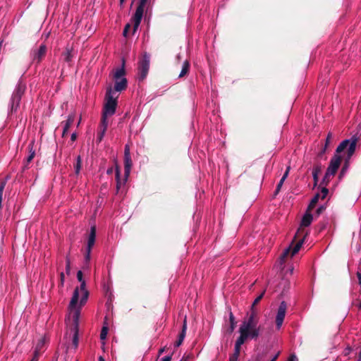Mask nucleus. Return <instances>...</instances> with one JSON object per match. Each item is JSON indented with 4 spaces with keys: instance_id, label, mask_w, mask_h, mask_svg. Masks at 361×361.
Wrapping results in <instances>:
<instances>
[{
    "instance_id": "dca6fc26",
    "label": "nucleus",
    "mask_w": 361,
    "mask_h": 361,
    "mask_svg": "<svg viewBox=\"0 0 361 361\" xmlns=\"http://www.w3.org/2000/svg\"><path fill=\"white\" fill-rule=\"evenodd\" d=\"M74 121H75V115L70 114V115H68L67 120L62 123V124H63V133H62L63 137H64L68 133V129L73 125Z\"/></svg>"
},
{
    "instance_id": "393cba45",
    "label": "nucleus",
    "mask_w": 361,
    "mask_h": 361,
    "mask_svg": "<svg viewBox=\"0 0 361 361\" xmlns=\"http://www.w3.org/2000/svg\"><path fill=\"white\" fill-rule=\"evenodd\" d=\"M312 219V215L310 212H307L302 219L301 226H309L311 224Z\"/></svg>"
},
{
    "instance_id": "1a4fd4ad",
    "label": "nucleus",
    "mask_w": 361,
    "mask_h": 361,
    "mask_svg": "<svg viewBox=\"0 0 361 361\" xmlns=\"http://www.w3.org/2000/svg\"><path fill=\"white\" fill-rule=\"evenodd\" d=\"M149 55L145 53L139 64L138 71L140 80H143L147 77L149 69Z\"/></svg>"
},
{
    "instance_id": "de8ad7c7",
    "label": "nucleus",
    "mask_w": 361,
    "mask_h": 361,
    "mask_svg": "<svg viewBox=\"0 0 361 361\" xmlns=\"http://www.w3.org/2000/svg\"><path fill=\"white\" fill-rule=\"evenodd\" d=\"M287 361H298V359L295 355H291L287 360Z\"/></svg>"
},
{
    "instance_id": "473e14b6",
    "label": "nucleus",
    "mask_w": 361,
    "mask_h": 361,
    "mask_svg": "<svg viewBox=\"0 0 361 361\" xmlns=\"http://www.w3.org/2000/svg\"><path fill=\"white\" fill-rule=\"evenodd\" d=\"M44 345V339H40L38 341L37 344L36 345L35 351H37V353H39V354H40L41 353V350L43 348Z\"/></svg>"
},
{
    "instance_id": "aec40b11",
    "label": "nucleus",
    "mask_w": 361,
    "mask_h": 361,
    "mask_svg": "<svg viewBox=\"0 0 361 361\" xmlns=\"http://www.w3.org/2000/svg\"><path fill=\"white\" fill-rule=\"evenodd\" d=\"M116 192L118 193L121 190V187L126 184L127 179L126 176L123 180L120 178V170L118 166L116 167Z\"/></svg>"
},
{
    "instance_id": "412c9836",
    "label": "nucleus",
    "mask_w": 361,
    "mask_h": 361,
    "mask_svg": "<svg viewBox=\"0 0 361 361\" xmlns=\"http://www.w3.org/2000/svg\"><path fill=\"white\" fill-rule=\"evenodd\" d=\"M244 320L252 321L259 322V316L257 310L255 307H251L250 313Z\"/></svg>"
},
{
    "instance_id": "79ce46f5",
    "label": "nucleus",
    "mask_w": 361,
    "mask_h": 361,
    "mask_svg": "<svg viewBox=\"0 0 361 361\" xmlns=\"http://www.w3.org/2000/svg\"><path fill=\"white\" fill-rule=\"evenodd\" d=\"M77 279L79 282L85 281L82 278V271H78L77 273Z\"/></svg>"
},
{
    "instance_id": "0eeeda50",
    "label": "nucleus",
    "mask_w": 361,
    "mask_h": 361,
    "mask_svg": "<svg viewBox=\"0 0 361 361\" xmlns=\"http://www.w3.org/2000/svg\"><path fill=\"white\" fill-rule=\"evenodd\" d=\"M341 162V157L340 155H338L337 154H334V156L331 158L329 165L327 168V170L326 171L324 181L329 182V178L331 176H334L338 169L339 168Z\"/></svg>"
},
{
    "instance_id": "5701e85b",
    "label": "nucleus",
    "mask_w": 361,
    "mask_h": 361,
    "mask_svg": "<svg viewBox=\"0 0 361 361\" xmlns=\"http://www.w3.org/2000/svg\"><path fill=\"white\" fill-rule=\"evenodd\" d=\"M108 127L107 118H102L97 133L104 136Z\"/></svg>"
},
{
    "instance_id": "c9c22d12",
    "label": "nucleus",
    "mask_w": 361,
    "mask_h": 361,
    "mask_svg": "<svg viewBox=\"0 0 361 361\" xmlns=\"http://www.w3.org/2000/svg\"><path fill=\"white\" fill-rule=\"evenodd\" d=\"M264 294V291H263L252 302V306L253 307H255V305L259 302V301L262 300Z\"/></svg>"
},
{
    "instance_id": "9b49d317",
    "label": "nucleus",
    "mask_w": 361,
    "mask_h": 361,
    "mask_svg": "<svg viewBox=\"0 0 361 361\" xmlns=\"http://www.w3.org/2000/svg\"><path fill=\"white\" fill-rule=\"evenodd\" d=\"M145 5L146 4H142V3L139 2V5L137 7L135 13L132 18V22L133 23V32H135L139 27L143 16L144 8Z\"/></svg>"
},
{
    "instance_id": "69168bd1",
    "label": "nucleus",
    "mask_w": 361,
    "mask_h": 361,
    "mask_svg": "<svg viewBox=\"0 0 361 361\" xmlns=\"http://www.w3.org/2000/svg\"><path fill=\"white\" fill-rule=\"evenodd\" d=\"M164 351V348H161L159 350V353H162Z\"/></svg>"
},
{
    "instance_id": "09e8293b",
    "label": "nucleus",
    "mask_w": 361,
    "mask_h": 361,
    "mask_svg": "<svg viewBox=\"0 0 361 361\" xmlns=\"http://www.w3.org/2000/svg\"><path fill=\"white\" fill-rule=\"evenodd\" d=\"M103 137H104V135H100V134H99V133H97V142L98 143L101 142V141L102 140Z\"/></svg>"
},
{
    "instance_id": "a878e982",
    "label": "nucleus",
    "mask_w": 361,
    "mask_h": 361,
    "mask_svg": "<svg viewBox=\"0 0 361 361\" xmlns=\"http://www.w3.org/2000/svg\"><path fill=\"white\" fill-rule=\"evenodd\" d=\"M290 169V166L287 167V169H286L283 176H282V178H281L279 183H278V185L276 186V192H275L276 194H277L280 191V190H281V187H282V185L283 184V182L287 178V177L288 176V173H289Z\"/></svg>"
},
{
    "instance_id": "c756f323",
    "label": "nucleus",
    "mask_w": 361,
    "mask_h": 361,
    "mask_svg": "<svg viewBox=\"0 0 361 361\" xmlns=\"http://www.w3.org/2000/svg\"><path fill=\"white\" fill-rule=\"evenodd\" d=\"M229 322H230V332H233L235 328V324H236V322L235 321V317L233 315V314L230 312V314H229Z\"/></svg>"
},
{
    "instance_id": "f8f14e48",
    "label": "nucleus",
    "mask_w": 361,
    "mask_h": 361,
    "mask_svg": "<svg viewBox=\"0 0 361 361\" xmlns=\"http://www.w3.org/2000/svg\"><path fill=\"white\" fill-rule=\"evenodd\" d=\"M286 310H287V304L285 301H282L280 303V305L279 307L277 314L276 316V327L278 329H280L283 324V320H284V318L286 316Z\"/></svg>"
},
{
    "instance_id": "6e6d98bb",
    "label": "nucleus",
    "mask_w": 361,
    "mask_h": 361,
    "mask_svg": "<svg viewBox=\"0 0 361 361\" xmlns=\"http://www.w3.org/2000/svg\"><path fill=\"white\" fill-rule=\"evenodd\" d=\"M188 359V356H183L180 361H187Z\"/></svg>"
},
{
    "instance_id": "0e129e2a",
    "label": "nucleus",
    "mask_w": 361,
    "mask_h": 361,
    "mask_svg": "<svg viewBox=\"0 0 361 361\" xmlns=\"http://www.w3.org/2000/svg\"><path fill=\"white\" fill-rule=\"evenodd\" d=\"M358 361H361V351L359 353V359Z\"/></svg>"
},
{
    "instance_id": "ea45409f",
    "label": "nucleus",
    "mask_w": 361,
    "mask_h": 361,
    "mask_svg": "<svg viewBox=\"0 0 361 361\" xmlns=\"http://www.w3.org/2000/svg\"><path fill=\"white\" fill-rule=\"evenodd\" d=\"M130 28V25L129 23L126 24L123 29V35L124 37H127Z\"/></svg>"
},
{
    "instance_id": "338daca9",
    "label": "nucleus",
    "mask_w": 361,
    "mask_h": 361,
    "mask_svg": "<svg viewBox=\"0 0 361 361\" xmlns=\"http://www.w3.org/2000/svg\"><path fill=\"white\" fill-rule=\"evenodd\" d=\"M125 0H120L121 1V4H123Z\"/></svg>"
},
{
    "instance_id": "3c124183",
    "label": "nucleus",
    "mask_w": 361,
    "mask_h": 361,
    "mask_svg": "<svg viewBox=\"0 0 361 361\" xmlns=\"http://www.w3.org/2000/svg\"><path fill=\"white\" fill-rule=\"evenodd\" d=\"M171 356H165L161 358V361H171Z\"/></svg>"
},
{
    "instance_id": "052dcab7",
    "label": "nucleus",
    "mask_w": 361,
    "mask_h": 361,
    "mask_svg": "<svg viewBox=\"0 0 361 361\" xmlns=\"http://www.w3.org/2000/svg\"><path fill=\"white\" fill-rule=\"evenodd\" d=\"M99 361H105V360L103 358V357L100 356L99 357Z\"/></svg>"
},
{
    "instance_id": "2f4dec72",
    "label": "nucleus",
    "mask_w": 361,
    "mask_h": 361,
    "mask_svg": "<svg viewBox=\"0 0 361 361\" xmlns=\"http://www.w3.org/2000/svg\"><path fill=\"white\" fill-rule=\"evenodd\" d=\"M320 171H321V168L319 166H316L313 169L312 176H313V178H314L315 183L318 181V175H319Z\"/></svg>"
},
{
    "instance_id": "f03ea898",
    "label": "nucleus",
    "mask_w": 361,
    "mask_h": 361,
    "mask_svg": "<svg viewBox=\"0 0 361 361\" xmlns=\"http://www.w3.org/2000/svg\"><path fill=\"white\" fill-rule=\"evenodd\" d=\"M259 322L244 320L240 326V336L245 339L256 340L260 335L261 326L258 325Z\"/></svg>"
},
{
    "instance_id": "a19ab883",
    "label": "nucleus",
    "mask_w": 361,
    "mask_h": 361,
    "mask_svg": "<svg viewBox=\"0 0 361 361\" xmlns=\"http://www.w3.org/2000/svg\"><path fill=\"white\" fill-rule=\"evenodd\" d=\"M239 355L238 354L233 353L229 357V361H238Z\"/></svg>"
},
{
    "instance_id": "b1692460",
    "label": "nucleus",
    "mask_w": 361,
    "mask_h": 361,
    "mask_svg": "<svg viewBox=\"0 0 361 361\" xmlns=\"http://www.w3.org/2000/svg\"><path fill=\"white\" fill-rule=\"evenodd\" d=\"M190 64L189 61L185 60L183 65H182V69L181 71L178 75L179 78L185 77L186 75H188L189 70H190Z\"/></svg>"
},
{
    "instance_id": "f257e3e1",
    "label": "nucleus",
    "mask_w": 361,
    "mask_h": 361,
    "mask_svg": "<svg viewBox=\"0 0 361 361\" xmlns=\"http://www.w3.org/2000/svg\"><path fill=\"white\" fill-rule=\"evenodd\" d=\"M80 283V285L75 288L69 304L71 312L75 309L80 310V307L86 303L89 297V291L86 288L85 281Z\"/></svg>"
},
{
    "instance_id": "7ed1b4c3",
    "label": "nucleus",
    "mask_w": 361,
    "mask_h": 361,
    "mask_svg": "<svg viewBox=\"0 0 361 361\" xmlns=\"http://www.w3.org/2000/svg\"><path fill=\"white\" fill-rule=\"evenodd\" d=\"M116 92L113 90L111 87H109L106 90L105 96V104L103 108L102 118H107L108 116L114 115L116 112L117 106V95H115Z\"/></svg>"
},
{
    "instance_id": "2eb2a0df",
    "label": "nucleus",
    "mask_w": 361,
    "mask_h": 361,
    "mask_svg": "<svg viewBox=\"0 0 361 361\" xmlns=\"http://www.w3.org/2000/svg\"><path fill=\"white\" fill-rule=\"evenodd\" d=\"M74 52L72 47L67 46L65 49V51L62 53V57L64 61L70 63L72 61L73 58L74 57Z\"/></svg>"
},
{
    "instance_id": "680f3d73",
    "label": "nucleus",
    "mask_w": 361,
    "mask_h": 361,
    "mask_svg": "<svg viewBox=\"0 0 361 361\" xmlns=\"http://www.w3.org/2000/svg\"><path fill=\"white\" fill-rule=\"evenodd\" d=\"M358 361H361V351L359 353V359Z\"/></svg>"
},
{
    "instance_id": "9d476101",
    "label": "nucleus",
    "mask_w": 361,
    "mask_h": 361,
    "mask_svg": "<svg viewBox=\"0 0 361 361\" xmlns=\"http://www.w3.org/2000/svg\"><path fill=\"white\" fill-rule=\"evenodd\" d=\"M305 236L299 240L295 245L292 243L288 248H286L281 256V261H284L285 258L290 254V256H294L300 250L304 243Z\"/></svg>"
},
{
    "instance_id": "4be33fe9",
    "label": "nucleus",
    "mask_w": 361,
    "mask_h": 361,
    "mask_svg": "<svg viewBox=\"0 0 361 361\" xmlns=\"http://www.w3.org/2000/svg\"><path fill=\"white\" fill-rule=\"evenodd\" d=\"M247 341V339H245V338H243V336H240L235 343V346H234V352L233 353H235V354H238L240 355V349H241V345Z\"/></svg>"
},
{
    "instance_id": "c03bdc74",
    "label": "nucleus",
    "mask_w": 361,
    "mask_h": 361,
    "mask_svg": "<svg viewBox=\"0 0 361 361\" xmlns=\"http://www.w3.org/2000/svg\"><path fill=\"white\" fill-rule=\"evenodd\" d=\"M124 156H130V147L128 145H126L125 146V149H124Z\"/></svg>"
},
{
    "instance_id": "774afa93",
    "label": "nucleus",
    "mask_w": 361,
    "mask_h": 361,
    "mask_svg": "<svg viewBox=\"0 0 361 361\" xmlns=\"http://www.w3.org/2000/svg\"><path fill=\"white\" fill-rule=\"evenodd\" d=\"M359 308L361 309V302L359 304Z\"/></svg>"
},
{
    "instance_id": "39448f33",
    "label": "nucleus",
    "mask_w": 361,
    "mask_h": 361,
    "mask_svg": "<svg viewBox=\"0 0 361 361\" xmlns=\"http://www.w3.org/2000/svg\"><path fill=\"white\" fill-rule=\"evenodd\" d=\"M80 315V310L79 309L74 310L72 312H70L68 317V321L72 320V324L70 326L71 333L73 334L72 345L74 349H76L78 346V326H79V318Z\"/></svg>"
},
{
    "instance_id": "423d86ee",
    "label": "nucleus",
    "mask_w": 361,
    "mask_h": 361,
    "mask_svg": "<svg viewBox=\"0 0 361 361\" xmlns=\"http://www.w3.org/2000/svg\"><path fill=\"white\" fill-rule=\"evenodd\" d=\"M26 90V84L20 79L16 85L11 97V110L16 111L20 103L21 98Z\"/></svg>"
},
{
    "instance_id": "20e7f679",
    "label": "nucleus",
    "mask_w": 361,
    "mask_h": 361,
    "mask_svg": "<svg viewBox=\"0 0 361 361\" xmlns=\"http://www.w3.org/2000/svg\"><path fill=\"white\" fill-rule=\"evenodd\" d=\"M126 61L122 59V64L120 68H116L113 73V78L115 80L114 85V92H121L126 89L128 81L125 78L126 70H125Z\"/></svg>"
},
{
    "instance_id": "72a5a7b5",
    "label": "nucleus",
    "mask_w": 361,
    "mask_h": 361,
    "mask_svg": "<svg viewBox=\"0 0 361 361\" xmlns=\"http://www.w3.org/2000/svg\"><path fill=\"white\" fill-rule=\"evenodd\" d=\"M348 163L346 161L341 169V171L339 174V177L341 178L343 176H344L345 172L348 171Z\"/></svg>"
},
{
    "instance_id": "4468645a",
    "label": "nucleus",
    "mask_w": 361,
    "mask_h": 361,
    "mask_svg": "<svg viewBox=\"0 0 361 361\" xmlns=\"http://www.w3.org/2000/svg\"><path fill=\"white\" fill-rule=\"evenodd\" d=\"M95 238H96V227L94 226L91 227L90 232V234L88 236L87 246L86 249L88 250L89 252L91 251L92 247L94 245Z\"/></svg>"
},
{
    "instance_id": "7c9ffc66",
    "label": "nucleus",
    "mask_w": 361,
    "mask_h": 361,
    "mask_svg": "<svg viewBox=\"0 0 361 361\" xmlns=\"http://www.w3.org/2000/svg\"><path fill=\"white\" fill-rule=\"evenodd\" d=\"M82 159L80 156H78L76 163L74 165L75 173L78 175L80 173L81 169Z\"/></svg>"
},
{
    "instance_id": "ddd939ff",
    "label": "nucleus",
    "mask_w": 361,
    "mask_h": 361,
    "mask_svg": "<svg viewBox=\"0 0 361 361\" xmlns=\"http://www.w3.org/2000/svg\"><path fill=\"white\" fill-rule=\"evenodd\" d=\"M47 52V47L44 44H41L37 49H34L32 51V58L34 61L39 63L44 57Z\"/></svg>"
},
{
    "instance_id": "6e6552de",
    "label": "nucleus",
    "mask_w": 361,
    "mask_h": 361,
    "mask_svg": "<svg viewBox=\"0 0 361 361\" xmlns=\"http://www.w3.org/2000/svg\"><path fill=\"white\" fill-rule=\"evenodd\" d=\"M357 145V139L355 138L352 140H345L342 141L340 145L337 147L336 153L343 152L345 148L348 147V159H350L354 154Z\"/></svg>"
},
{
    "instance_id": "4c0bfd02",
    "label": "nucleus",
    "mask_w": 361,
    "mask_h": 361,
    "mask_svg": "<svg viewBox=\"0 0 361 361\" xmlns=\"http://www.w3.org/2000/svg\"><path fill=\"white\" fill-rule=\"evenodd\" d=\"M66 271L67 274H69L70 271H71V262H70V259L68 257H66Z\"/></svg>"
},
{
    "instance_id": "f704fd0d",
    "label": "nucleus",
    "mask_w": 361,
    "mask_h": 361,
    "mask_svg": "<svg viewBox=\"0 0 361 361\" xmlns=\"http://www.w3.org/2000/svg\"><path fill=\"white\" fill-rule=\"evenodd\" d=\"M107 333H108V328L106 326H104L101 331L100 338L102 340L106 339Z\"/></svg>"
},
{
    "instance_id": "bb28decb",
    "label": "nucleus",
    "mask_w": 361,
    "mask_h": 361,
    "mask_svg": "<svg viewBox=\"0 0 361 361\" xmlns=\"http://www.w3.org/2000/svg\"><path fill=\"white\" fill-rule=\"evenodd\" d=\"M32 146H30L29 145V149H30V154L28 155V157L26 158V163L24 165L23 168V170H25L26 169H28V164L33 159L35 155V151L32 149Z\"/></svg>"
},
{
    "instance_id": "603ef678",
    "label": "nucleus",
    "mask_w": 361,
    "mask_h": 361,
    "mask_svg": "<svg viewBox=\"0 0 361 361\" xmlns=\"http://www.w3.org/2000/svg\"><path fill=\"white\" fill-rule=\"evenodd\" d=\"M279 353H276L275 355H274L269 361H276L279 357Z\"/></svg>"
},
{
    "instance_id": "a211bd4d",
    "label": "nucleus",
    "mask_w": 361,
    "mask_h": 361,
    "mask_svg": "<svg viewBox=\"0 0 361 361\" xmlns=\"http://www.w3.org/2000/svg\"><path fill=\"white\" fill-rule=\"evenodd\" d=\"M133 161L130 156H124V169L126 179L128 178L130 173Z\"/></svg>"
},
{
    "instance_id": "864d4df0",
    "label": "nucleus",
    "mask_w": 361,
    "mask_h": 361,
    "mask_svg": "<svg viewBox=\"0 0 361 361\" xmlns=\"http://www.w3.org/2000/svg\"><path fill=\"white\" fill-rule=\"evenodd\" d=\"M76 138H77V135H76V133H72V135H71V140H72L73 142H74V141L76 140Z\"/></svg>"
},
{
    "instance_id": "e433bc0d",
    "label": "nucleus",
    "mask_w": 361,
    "mask_h": 361,
    "mask_svg": "<svg viewBox=\"0 0 361 361\" xmlns=\"http://www.w3.org/2000/svg\"><path fill=\"white\" fill-rule=\"evenodd\" d=\"M267 357H268V353L264 352L257 356V361H264Z\"/></svg>"
},
{
    "instance_id": "4d7b16f0",
    "label": "nucleus",
    "mask_w": 361,
    "mask_h": 361,
    "mask_svg": "<svg viewBox=\"0 0 361 361\" xmlns=\"http://www.w3.org/2000/svg\"><path fill=\"white\" fill-rule=\"evenodd\" d=\"M112 172H113V168H110V169H107L106 173H107L108 174H111Z\"/></svg>"
},
{
    "instance_id": "49530a36",
    "label": "nucleus",
    "mask_w": 361,
    "mask_h": 361,
    "mask_svg": "<svg viewBox=\"0 0 361 361\" xmlns=\"http://www.w3.org/2000/svg\"><path fill=\"white\" fill-rule=\"evenodd\" d=\"M325 209V207L324 206H320L319 207L317 208L316 212H317V215H319L320 214H322Z\"/></svg>"
},
{
    "instance_id": "a18cd8bd",
    "label": "nucleus",
    "mask_w": 361,
    "mask_h": 361,
    "mask_svg": "<svg viewBox=\"0 0 361 361\" xmlns=\"http://www.w3.org/2000/svg\"><path fill=\"white\" fill-rule=\"evenodd\" d=\"M39 353H37V351H34V355L30 361H38Z\"/></svg>"
},
{
    "instance_id": "8fccbe9b",
    "label": "nucleus",
    "mask_w": 361,
    "mask_h": 361,
    "mask_svg": "<svg viewBox=\"0 0 361 361\" xmlns=\"http://www.w3.org/2000/svg\"><path fill=\"white\" fill-rule=\"evenodd\" d=\"M60 278H61V286H63V283H64V280H65V276L63 272L61 273Z\"/></svg>"
},
{
    "instance_id": "37998d69",
    "label": "nucleus",
    "mask_w": 361,
    "mask_h": 361,
    "mask_svg": "<svg viewBox=\"0 0 361 361\" xmlns=\"http://www.w3.org/2000/svg\"><path fill=\"white\" fill-rule=\"evenodd\" d=\"M90 253H91V251H88V250L86 249V253H85V260L87 263L89 262V261L90 260Z\"/></svg>"
},
{
    "instance_id": "13d9d810",
    "label": "nucleus",
    "mask_w": 361,
    "mask_h": 361,
    "mask_svg": "<svg viewBox=\"0 0 361 361\" xmlns=\"http://www.w3.org/2000/svg\"><path fill=\"white\" fill-rule=\"evenodd\" d=\"M357 277H358V279H359V283H360V285H361V274L358 273L357 274Z\"/></svg>"
},
{
    "instance_id": "bf43d9fd",
    "label": "nucleus",
    "mask_w": 361,
    "mask_h": 361,
    "mask_svg": "<svg viewBox=\"0 0 361 361\" xmlns=\"http://www.w3.org/2000/svg\"><path fill=\"white\" fill-rule=\"evenodd\" d=\"M140 2L142 3V4H146L147 2V0H140Z\"/></svg>"
},
{
    "instance_id": "5fc2aeb1",
    "label": "nucleus",
    "mask_w": 361,
    "mask_h": 361,
    "mask_svg": "<svg viewBox=\"0 0 361 361\" xmlns=\"http://www.w3.org/2000/svg\"><path fill=\"white\" fill-rule=\"evenodd\" d=\"M176 60L179 62L181 60V54H178L176 56Z\"/></svg>"
},
{
    "instance_id": "cd10ccee",
    "label": "nucleus",
    "mask_w": 361,
    "mask_h": 361,
    "mask_svg": "<svg viewBox=\"0 0 361 361\" xmlns=\"http://www.w3.org/2000/svg\"><path fill=\"white\" fill-rule=\"evenodd\" d=\"M331 139H332V133H329L327 135V137L326 138L324 147H323V149L319 154V156H322L323 154H324L326 152V150L328 146L331 143Z\"/></svg>"
},
{
    "instance_id": "c85d7f7f",
    "label": "nucleus",
    "mask_w": 361,
    "mask_h": 361,
    "mask_svg": "<svg viewBox=\"0 0 361 361\" xmlns=\"http://www.w3.org/2000/svg\"><path fill=\"white\" fill-rule=\"evenodd\" d=\"M319 197H320L319 194H317L313 197V198L312 199V200L308 206V211L312 210L314 207V206L317 203Z\"/></svg>"
},
{
    "instance_id": "58836bf2",
    "label": "nucleus",
    "mask_w": 361,
    "mask_h": 361,
    "mask_svg": "<svg viewBox=\"0 0 361 361\" xmlns=\"http://www.w3.org/2000/svg\"><path fill=\"white\" fill-rule=\"evenodd\" d=\"M329 190L326 188H323L321 190V193L319 194L322 199H324L328 195Z\"/></svg>"
},
{
    "instance_id": "6ab92c4d",
    "label": "nucleus",
    "mask_w": 361,
    "mask_h": 361,
    "mask_svg": "<svg viewBox=\"0 0 361 361\" xmlns=\"http://www.w3.org/2000/svg\"><path fill=\"white\" fill-rule=\"evenodd\" d=\"M116 192L118 193L121 190V187L126 184L127 179L126 176L123 180L120 178V170L118 166L116 167Z\"/></svg>"
},
{
    "instance_id": "f3484780",
    "label": "nucleus",
    "mask_w": 361,
    "mask_h": 361,
    "mask_svg": "<svg viewBox=\"0 0 361 361\" xmlns=\"http://www.w3.org/2000/svg\"><path fill=\"white\" fill-rule=\"evenodd\" d=\"M186 330H187V321H186V317H185L184 321H183V324L182 326V331L178 336V341L175 343V347H179L182 344V343L185 337Z\"/></svg>"
},
{
    "instance_id": "e2e57ef3",
    "label": "nucleus",
    "mask_w": 361,
    "mask_h": 361,
    "mask_svg": "<svg viewBox=\"0 0 361 361\" xmlns=\"http://www.w3.org/2000/svg\"><path fill=\"white\" fill-rule=\"evenodd\" d=\"M358 361H361V351L359 353V359Z\"/></svg>"
}]
</instances>
